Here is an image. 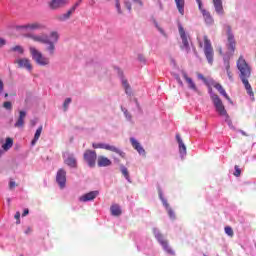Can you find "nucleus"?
I'll list each match as a JSON object with an SVG mask.
<instances>
[{"label": "nucleus", "mask_w": 256, "mask_h": 256, "mask_svg": "<svg viewBox=\"0 0 256 256\" xmlns=\"http://www.w3.org/2000/svg\"><path fill=\"white\" fill-rule=\"evenodd\" d=\"M236 67L238 71H240L239 77L251 97L252 101H255V93L253 92V88L251 87V84L249 83V77H251V67L249 66V63H247V60L243 56H240L236 62Z\"/></svg>", "instance_id": "1"}, {"label": "nucleus", "mask_w": 256, "mask_h": 256, "mask_svg": "<svg viewBox=\"0 0 256 256\" xmlns=\"http://www.w3.org/2000/svg\"><path fill=\"white\" fill-rule=\"evenodd\" d=\"M198 45L200 49L204 50V55L210 65H213V45L211 44V40L207 35H204L202 38H198Z\"/></svg>", "instance_id": "2"}, {"label": "nucleus", "mask_w": 256, "mask_h": 256, "mask_svg": "<svg viewBox=\"0 0 256 256\" xmlns=\"http://www.w3.org/2000/svg\"><path fill=\"white\" fill-rule=\"evenodd\" d=\"M197 78L203 81V83H205L207 87H209V85H212V87L217 89V91L220 93V95H222V97H225V99H227L229 103H233V101H231V97H229V95L225 91V88H223V86L220 83L215 82V80H213L212 78H206L201 73H197Z\"/></svg>", "instance_id": "3"}, {"label": "nucleus", "mask_w": 256, "mask_h": 256, "mask_svg": "<svg viewBox=\"0 0 256 256\" xmlns=\"http://www.w3.org/2000/svg\"><path fill=\"white\" fill-rule=\"evenodd\" d=\"M212 85L208 86L210 98L212 99V102L214 103V107L216 108L217 113L221 115V117H227V110H225V106L223 105V101L221 98H219V95L213 93V88H211Z\"/></svg>", "instance_id": "4"}, {"label": "nucleus", "mask_w": 256, "mask_h": 256, "mask_svg": "<svg viewBox=\"0 0 256 256\" xmlns=\"http://www.w3.org/2000/svg\"><path fill=\"white\" fill-rule=\"evenodd\" d=\"M30 55H32V59L38 64L44 67L45 65H49V58L43 56V54L37 50V48L31 46L29 48Z\"/></svg>", "instance_id": "5"}, {"label": "nucleus", "mask_w": 256, "mask_h": 256, "mask_svg": "<svg viewBox=\"0 0 256 256\" xmlns=\"http://www.w3.org/2000/svg\"><path fill=\"white\" fill-rule=\"evenodd\" d=\"M50 37L53 40L48 38L44 45H47L45 51L49 53L50 57H53V55H55V43L59 41V34L57 32H51Z\"/></svg>", "instance_id": "6"}, {"label": "nucleus", "mask_w": 256, "mask_h": 256, "mask_svg": "<svg viewBox=\"0 0 256 256\" xmlns=\"http://www.w3.org/2000/svg\"><path fill=\"white\" fill-rule=\"evenodd\" d=\"M154 237L157 239L158 243H160L166 253H169V255H175V252L169 246V242L165 239V236L157 231V229H154Z\"/></svg>", "instance_id": "7"}, {"label": "nucleus", "mask_w": 256, "mask_h": 256, "mask_svg": "<svg viewBox=\"0 0 256 256\" xmlns=\"http://www.w3.org/2000/svg\"><path fill=\"white\" fill-rule=\"evenodd\" d=\"M93 149H105L106 151H112V153H117L122 158H125V152L121 151L119 148L105 144V143H93L92 144Z\"/></svg>", "instance_id": "8"}, {"label": "nucleus", "mask_w": 256, "mask_h": 256, "mask_svg": "<svg viewBox=\"0 0 256 256\" xmlns=\"http://www.w3.org/2000/svg\"><path fill=\"white\" fill-rule=\"evenodd\" d=\"M196 2L198 3V9L202 13L206 25H213V23H215V20L213 19V16H211V12L203 8V2L201 0H196Z\"/></svg>", "instance_id": "9"}, {"label": "nucleus", "mask_w": 256, "mask_h": 256, "mask_svg": "<svg viewBox=\"0 0 256 256\" xmlns=\"http://www.w3.org/2000/svg\"><path fill=\"white\" fill-rule=\"evenodd\" d=\"M178 31L182 39V45L180 46V49H182V51H186V53H189L191 51V47L189 46V36L181 25L178 27Z\"/></svg>", "instance_id": "10"}, {"label": "nucleus", "mask_w": 256, "mask_h": 256, "mask_svg": "<svg viewBox=\"0 0 256 256\" xmlns=\"http://www.w3.org/2000/svg\"><path fill=\"white\" fill-rule=\"evenodd\" d=\"M83 159L90 167H95L97 163V152L95 150H86L83 154Z\"/></svg>", "instance_id": "11"}, {"label": "nucleus", "mask_w": 256, "mask_h": 256, "mask_svg": "<svg viewBox=\"0 0 256 256\" xmlns=\"http://www.w3.org/2000/svg\"><path fill=\"white\" fill-rule=\"evenodd\" d=\"M226 31H227V39H228V49L231 51V53H235V47H236V42H235V36L233 35V32L231 30V26H226Z\"/></svg>", "instance_id": "12"}, {"label": "nucleus", "mask_w": 256, "mask_h": 256, "mask_svg": "<svg viewBox=\"0 0 256 256\" xmlns=\"http://www.w3.org/2000/svg\"><path fill=\"white\" fill-rule=\"evenodd\" d=\"M56 181L58 185L60 186V189H63L65 187V183H67V172L60 168L56 175Z\"/></svg>", "instance_id": "13"}, {"label": "nucleus", "mask_w": 256, "mask_h": 256, "mask_svg": "<svg viewBox=\"0 0 256 256\" xmlns=\"http://www.w3.org/2000/svg\"><path fill=\"white\" fill-rule=\"evenodd\" d=\"M15 63L18 64L20 69H27V71H32L33 66L31 65V60L29 58H20L15 60Z\"/></svg>", "instance_id": "14"}, {"label": "nucleus", "mask_w": 256, "mask_h": 256, "mask_svg": "<svg viewBox=\"0 0 256 256\" xmlns=\"http://www.w3.org/2000/svg\"><path fill=\"white\" fill-rule=\"evenodd\" d=\"M25 117H27V112L25 110H20L14 127H16L17 129L25 127Z\"/></svg>", "instance_id": "15"}, {"label": "nucleus", "mask_w": 256, "mask_h": 256, "mask_svg": "<svg viewBox=\"0 0 256 256\" xmlns=\"http://www.w3.org/2000/svg\"><path fill=\"white\" fill-rule=\"evenodd\" d=\"M97 165L98 167H111L113 165V162L111 159L107 158V156L100 155L97 158Z\"/></svg>", "instance_id": "16"}, {"label": "nucleus", "mask_w": 256, "mask_h": 256, "mask_svg": "<svg viewBox=\"0 0 256 256\" xmlns=\"http://www.w3.org/2000/svg\"><path fill=\"white\" fill-rule=\"evenodd\" d=\"M69 3L68 0H52L49 4L50 9H61V7H65Z\"/></svg>", "instance_id": "17"}, {"label": "nucleus", "mask_w": 256, "mask_h": 256, "mask_svg": "<svg viewBox=\"0 0 256 256\" xmlns=\"http://www.w3.org/2000/svg\"><path fill=\"white\" fill-rule=\"evenodd\" d=\"M130 143L133 149H135L139 153V155L145 156V149L143 148V146H141V143H139V141L135 140V138H130Z\"/></svg>", "instance_id": "18"}, {"label": "nucleus", "mask_w": 256, "mask_h": 256, "mask_svg": "<svg viewBox=\"0 0 256 256\" xmlns=\"http://www.w3.org/2000/svg\"><path fill=\"white\" fill-rule=\"evenodd\" d=\"M30 39H32V41H35L36 43H42L43 45H45V43H47V40L49 39V36L42 34V35H35V34H31L29 35Z\"/></svg>", "instance_id": "19"}, {"label": "nucleus", "mask_w": 256, "mask_h": 256, "mask_svg": "<svg viewBox=\"0 0 256 256\" xmlns=\"http://www.w3.org/2000/svg\"><path fill=\"white\" fill-rule=\"evenodd\" d=\"M43 28H44L43 24L38 22L23 25V26H18V29H30L31 31H37L38 29H43Z\"/></svg>", "instance_id": "20"}, {"label": "nucleus", "mask_w": 256, "mask_h": 256, "mask_svg": "<svg viewBox=\"0 0 256 256\" xmlns=\"http://www.w3.org/2000/svg\"><path fill=\"white\" fill-rule=\"evenodd\" d=\"M99 195V191H91L89 193L84 194L80 197V201L87 202V201H93Z\"/></svg>", "instance_id": "21"}, {"label": "nucleus", "mask_w": 256, "mask_h": 256, "mask_svg": "<svg viewBox=\"0 0 256 256\" xmlns=\"http://www.w3.org/2000/svg\"><path fill=\"white\" fill-rule=\"evenodd\" d=\"M183 78L185 79L186 83H188L189 89H192V91H195L196 93H199V90L197 89V85L195 82H193V79H191L187 73H183Z\"/></svg>", "instance_id": "22"}, {"label": "nucleus", "mask_w": 256, "mask_h": 256, "mask_svg": "<svg viewBox=\"0 0 256 256\" xmlns=\"http://www.w3.org/2000/svg\"><path fill=\"white\" fill-rule=\"evenodd\" d=\"M213 5L215 7V11L218 15H223L225 10H223V1L222 0H213Z\"/></svg>", "instance_id": "23"}, {"label": "nucleus", "mask_w": 256, "mask_h": 256, "mask_svg": "<svg viewBox=\"0 0 256 256\" xmlns=\"http://www.w3.org/2000/svg\"><path fill=\"white\" fill-rule=\"evenodd\" d=\"M180 15H185V0H174Z\"/></svg>", "instance_id": "24"}, {"label": "nucleus", "mask_w": 256, "mask_h": 256, "mask_svg": "<svg viewBox=\"0 0 256 256\" xmlns=\"http://www.w3.org/2000/svg\"><path fill=\"white\" fill-rule=\"evenodd\" d=\"M176 141L179 144L180 153H187V147L185 146V143H183V140L181 139V136L179 134L176 135Z\"/></svg>", "instance_id": "25"}, {"label": "nucleus", "mask_w": 256, "mask_h": 256, "mask_svg": "<svg viewBox=\"0 0 256 256\" xmlns=\"http://www.w3.org/2000/svg\"><path fill=\"white\" fill-rule=\"evenodd\" d=\"M75 11V7H71L65 14L59 17V21H67V19H69V17H71Z\"/></svg>", "instance_id": "26"}, {"label": "nucleus", "mask_w": 256, "mask_h": 256, "mask_svg": "<svg viewBox=\"0 0 256 256\" xmlns=\"http://www.w3.org/2000/svg\"><path fill=\"white\" fill-rule=\"evenodd\" d=\"M64 163L66 165H68V167H72L73 169H75L77 167V159H75V157H73V156L68 157L64 161Z\"/></svg>", "instance_id": "27"}, {"label": "nucleus", "mask_w": 256, "mask_h": 256, "mask_svg": "<svg viewBox=\"0 0 256 256\" xmlns=\"http://www.w3.org/2000/svg\"><path fill=\"white\" fill-rule=\"evenodd\" d=\"M110 211L112 213V215L114 217H119V215H121L122 211H121V207H119L118 204H114L110 207Z\"/></svg>", "instance_id": "28"}, {"label": "nucleus", "mask_w": 256, "mask_h": 256, "mask_svg": "<svg viewBox=\"0 0 256 256\" xmlns=\"http://www.w3.org/2000/svg\"><path fill=\"white\" fill-rule=\"evenodd\" d=\"M41 133H43V126L38 127V129L36 130L34 134V138L31 142V145H35L37 141H39V137H41Z\"/></svg>", "instance_id": "29"}, {"label": "nucleus", "mask_w": 256, "mask_h": 256, "mask_svg": "<svg viewBox=\"0 0 256 256\" xmlns=\"http://www.w3.org/2000/svg\"><path fill=\"white\" fill-rule=\"evenodd\" d=\"M13 147V140L11 138H6V142L2 145L4 151H9Z\"/></svg>", "instance_id": "30"}, {"label": "nucleus", "mask_w": 256, "mask_h": 256, "mask_svg": "<svg viewBox=\"0 0 256 256\" xmlns=\"http://www.w3.org/2000/svg\"><path fill=\"white\" fill-rule=\"evenodd\" d=\"M121 173L125 177V179H127V181L131 182V179L129 177V170H127L125 166L121 167Z\"/></svg>", "instance_id": "31"}, {"label": "nucleus", "mask_w": 256, "mask_h": 256, "mask_svg": "<svg viewBox=\"0 0 256 256\" xmlns=\"http://www.w3.org/2000/svg\"><path fill=\"white\" fill-rule=\"evenodd\" d=\"M122 84H123V87L126 91V94L131 95V86H129V82H127V80H123Z\"/></svg>", "instance_id": "32"}, {"label": "nucleus", "mask_w": 256, "mask_h": 256, "mask_svg": "<svg viewBox=\"0 0 256 256\" xmlns=\"http://www.w3.org/2000/svg\"><path fill=\"white\" fill-rule=\"evenodd\" d=\"M224 231L228 237H233V235H235V232H233V228H231V226H226Z\"/></svg>", "instance_id": "33"}, {"label": "nucleus", "mask_w": 256, "mask_h": 256, "mask_svg": "<svg viewBox=\"0 0 256 256\" xmlns=\"http://www.w3.org/2000/svg\"><path fill=\"white\" fill-rule=\"evenodd\" d=\"M10 51H17L18 53H20V55H23V53L25 52V50L21 46H14L10 49Z\"/></svg>", "instance_id": "34"}, {"label": "nucleus", "mask_w": 256, "mask_h": 256, "mask_svg": "<svg viewBox=\"0 0 256 256\" xmlns=\"http://www.w3.org/2000/svg\"><path fill=\"white\" fill-rule=\"evenodd\" d=\"M226 73H227L228 79H230V81H233V73L231 72V66L229 64H227L226 66Z\"/></svg>", "instance_id": "35"}, {"label": "nucleus", "mask_w": 256, "mask_h": 256, "mask_svg": "<svg viewBox=\"0 0 256 256\" xmlns=\"http://www.w3.org/2000/svg\"><path fill=\"white\" fill-rule=\"evenodd\" d=\"M159 197H160V199H161V201H162L164 207H166V209L171 208V207L169 206V203L167 202V199L163 198V194L160 193V194H159Z\"/></svg>", "instance_id": "36"}, {"label": "nucleus", "mask_w": 256, "mask_h": 256, "mask_svg": "<svg viewBox=\"0 0 256 256\" xmlns=\"http://www.w3.org/2000/svg\"><path fill=\"white\" fill-rule=\"evenodd\" d=\"M3 107L4 109H8L9 111H11V109H13V104H11L10 101H6L3 103Z\"/></svg>", "instance_id": "37"}, {"label": "nucleus", "mask_w": 256, "mask_h": 256, "mask_svg": "<svg viewBox=\"0 0 256 256\" xmlns=\"http://www.w3.org/2000/svg\"><path fill=\"white\" fill-rule=\"evenodd\" d=\"M234 169H235V171H234V176H235V177H240V176H241V168H239L238 165H235V166H234Z\"/></svg>", "instance_id": "38"}, {"label": "nucleus", "mask_w": 256, "mask_h": 256, "mask_svg": "<svg viewBox=\"0 0 256 256\" xmlns=\"http://www.w3.org/2000/svg\"><path fill=\"white\" fill-rule=\"evenodd\" d=\"M71 104V98H67L64 101L63 107H64V111H67V109H69V105Z\"/></svg>", "instance_id": "39"}, {"label": "nucleus", "mask_w": 256, "mask_h": 256, "mask_svg": "<svg viewBox=\"0 0 256 256\" xmlns=\"http://www.w3.org/2000/svg\"><path fill=\"white\" fill-rule=\"evenodd\" d=\"M166 210H167V213H168L170 219H175V212L173 211V209L172 208H168Z\"/></svg>", "instance_id": "40"}, {"label": "nucleus", "mask_w": 256, "mask_h": 256, "mask_svg": "<svg viewBox=\"0 0 256 256\" xmlns=\"http://www.w3.org/2000/svg\"><path fill=\"white\" fill-rule=\"evenodd\" d=\"M14 217L17 220L16 221L17 225H19L21 223V213L20 212H16Z\"/></svg>", "instance_id": "41"}, {"label": "nucleus", "mask_w": 256, "mask_h": 256, "mask_svg": "<svg viewBox=\"0 0 256 256\" xmlns=\"http://www.w3.org/2000/svg\"><path fill=\"white\" fill-rule=\"evenodd\" d=\"M17 184L15 183V181L10 180L9 182V189L12 191V189L16 188Z\"/></svg>", "instance_id": "42"}, {"label": "nucleus", "mask_w": 256, "mask_h": 256, "mask_svg": "<svg viewBox=\"0 0 256 256\" xmlns=\"http://www.w3.org/2000/svg\"><path fill=\"white\" fill-rule=\"evenodd\" d=\"M116 9L118 13H121V3L119 2V0H116Z\"/></svg>", "instance_id": "43"}, {"label": "nucleus", "mask_w": 256, "mask_h": 256, "mask_svg": "<svg viewBox=\"0 0 256 256\" xmlns=\"http://www.w3.org/2000/svg\"><path fill=\"white\" fill-rule=\"evenodd\" d=\"M81 3H83V0H78L72 7H74V9L76 10L77 7L81 5Z\"/></svg>", "instance_id": "44"}, {"label": "nucleus", "mask_w": 256, "mask_h": 256, "mask_svg": "<svg viewBox=\"0 0 256 256\" xmlns=\"http://www.w3.org/2000/svg\"><path fill=\"white\" fill-rule=\"evenodd\" d=\"M6 44H7V41L3 38H0V48L4 47V45H6Z\"/></svg>", "instance_id": "45"}, {"label": "nucleus", "mask_w": 256, "mask_h": 256, "mask_svg": "<svg viewBox=\"0 0 256 256\" xmlns=\"http://www.w3.org/2000/svg\"><path fill=\"white\" fill-rule=\"evenodd\" d=\"M4 87H5V85L3 84V80H0V95H1V93H3Z\"/></svg>", "instance_id": "46"}, {"label": "nucleus", "mask_w": 256, "mask_h": 256, "mask_svg": "<svg viewBox=\"0 0 256 256\" xmlns=\"http://www.w3.org/2000/svg\"><path fill=\"white\" fill-rule=\"evenodd\" d=\"M33 233V229H31V227H28L26 230H25V235H29Z\"/></svg>", "instance_id": "47"}, {"label": "nucleus", "mask_w": 256, "mask_h": 256, "mask_svg": "<svg viewBox=\"0 0 256 256\" xmlns=\"http://www.w3.org/2000/svg\"><path fill=\"white\" fill-rule=\"evenodd\" d=\"M29 215V209H25L24 212L22 213V217H27Z\"/></svg>", "instance_id": "48"}, {"label": "nucleus", "mask_w": 256, "mask_h": 256, "mask_svg": "<svg viewBox=\"0 0 256 256\" xmlns=\"http://www.w3.org/2000/svg\"><path fill=\"white\" fill-rule=\"evenodd\" d=\"M155 26L158 28V31H160V33H165V31H163V28L159 27V24L156 23Z\"/></svg>", "instance_id": "49"}, {"label": "nucleus", "mask_w": 256, "mask_h": 256, "mask_svg": "<svg viewBox=\"0 0 256 256\" xmlns=\"http://www.w3.org/2000/svg\"><path fill=\"white\" fill-rule=\"evenodd\" d=\"M125 6H126V9H128V11H131V3L126 2Z\"/></svg>", "instance_id": "50"}, {"label": "nucleus", "mask_w": 256, "mask_h": 256, "mask_svg": "<svg viewBox=\"0 0 256 256\" xmlns=\"http://www.w3.org/2000/svg\"><path fill=\"white\" fill-rule=\"evenodd\" d=\"M6 201H7L8 206L11 207V198H7Z\"/></svg>", "instance_id": "51"}, {"label": "nucleus", "mask_w": 256, "mask_h": 256, "mask_svg": "<svg viewBox=\"0 0 256 256\" xmlns=\"http://www.w3.org/2000/svg\"><path fill=\"white\" fill-rule=\"evenodd\" d=\"M177 81L180 85H183V81H181V78L180 77H177Z\"/></svg>", "instance_id": "52"}, {"label": "nucleus", "mask_w": 256, "mask_h": 256, "mask_svg": "<svg viewBox=\"0 0 256 256\" xmlns=\"http://www.w3.org/2000/svg\"><path fill=\"white\" fill-rule=\"evenodd\" d=\"M135 3H139V5H143V2L141 0H133Z\"/></svg>", "instance_id": "53"}, {"label": "nucleus", "mask_w": 256, "mask_h": 256, "mask_svg": "<svg viewBox=\"0 0 256 256\" xmlns=\"http://www.w3.org/2000/svg\"><path fill=\"white\" fill-rule=\"evenodd\" d=\"M240 133L244 136H247V134L245 133V131L241 130Z\"/></svg>", "instance_id": "54"}, {"label": "nucleus", "mask_w": 256, "mask_h": 256, "mask_svg": "<svg viewBox=\"0 0 256 256\" xmlns=\"http://www.w3.org/2000/svg\"><path fill=\"white\" fill-rule=\"evenodd\" d=\"M3 155V150H0V157Z\"/></svg>", "instance_id": "55"}, {"label": "nucleus", "mask_w": 256, "mask_h": 256, "mask_svg": "<svg viewBox=\"0 0 256 256\" xmlns=\"http://www.w3.org/2000/svg\"><path fill=\"white\" fill-rule=\"evenodd\" d=\"M5 97H9V94H8V93H6V94H5Z\"/></svg>", "instance_id": "56"}]
</instances>
